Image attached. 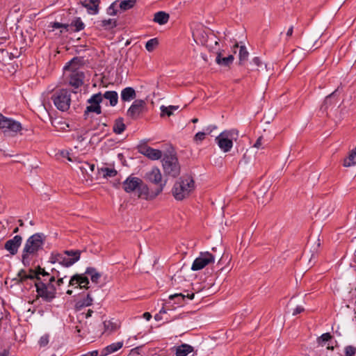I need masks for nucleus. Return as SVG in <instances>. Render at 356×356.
<instances>
[{
  "mask_svg": "<svg viewBox=\"0 0 356 356\" xmlns=\"http://www.w3.org/2000/svg\"><path fill=\"white\" fill-rule=\"evenodd\" d=\"M142 184L143 180L141 179L130 175L123 181L122 184L124 191L130 193L137 191Z\"/></svg>",
  "mask_w": 356,
  "mask_h": 356,
  "instance_id": "nucleus-12",
  "label": "nucleus"
},
{
  "mask_svg": "<svg viewBox=\"0 0 356 356\" xmlns=\"http://www.w3.org/2000/svg\"><path fill=\"white\" fill-rule=\"evenodd\" d=\"M194 293H187V294H184V293H175L173 295H170L169 296V298L170 300H174L175 298L177 299V304H180L181 303V300H184V299L186 298H187L189 300H193L194 298Z\"/></svg>",
  "mask_w": 356,
  "mask_h": 356,
  "instance_id": "nucleus-32",
  "label": "nucleus"
},
{
  "mask_svg": "<svg viewBox=\"0 0 356 356\" xmlns=\"http://www.w3.org/2000/svg\"><path fill=\"white\" fill-rule=\"evenodd\" d=\"M89 280L88 276L83 274L74 275L70 280L69 286L78 287L81 289H88Z\"/></svg>",
  "mask_w": 356,
  "mask_h": 356,
  "instance_id": "nucleus-14",
  "label": "nucleus"
},
{
  "mask_svg": "<svg viewBox=\"0 0 356 356\" xmlns=\"http://www.w3.org/2000/svg\"><path fill=\"white\" fill-rule=\"evenodd\" d=\"M162 165L167 175L176 177L180 174V165L177 156L174 154H165L162 159Z\"/></svg>",
  "mask_w": 356,
  "mask_h": 356,
  "instance_id": "nucleus-7",
  "label": "nucleus"
},
{
  "mask_svg": "<svg viewBox=\"0 0 356 356\" xmlns=\"http://www.w3.org/2000/svg\"><path fill=\"white\" fill-rule=\"evenodd\" d=\"M140 152L153 161L159 160L162 157V152L161 150L148 146L141 147Z\"/></svg>",
  "mask_w": 356,
  "mask_h": 356,
  "instance_id": "nucleus-17",
  "label": "nucleus"
},
{
  "mask_svg": "<svg viewBox=\"0 0 356 356\" xmlns=\"http://www.w3.org/2000/svg\"><path fill=\"white\" fill-rule=\"evenodd\" d=\"M69 25V31L76 32L83 30L85 27L84 23L82 22L80 17L76 18Z\"/></svg>",
  "mask_w": 356,
  "mask_h": 356,
  "instance_id": "nucleus-30",
  "label": "nucleus"
},
{
  "mask_svg": "<svg viewBox=\"0 0 356 356\" xmlns=\"http://www.w3.org/2000/svg\"><path fill=\"white\" fill-rule=\"evenodd\" d=\"M167 312V310L166 309H165L164 307H162L161 309V310L159 311V314H165Z\"/></svg>",
  "mask_w": 356,
  "mask_h": 356,
  "instance_id": "nucleus-59",
  "label": "nucleus"
},
{
  "mask_svg": "<svg viewBox=\"0 0 356 356\" xmlns=\"http://www.w3.org/2000/svg\"><path fill=\"white\" fill-rule=\"evenodd\" d=\"M234 57L233 55H229L227 57H222L221 53H218L216 62L220 66L229 67L234 61Z\"/></svg>",
  "mask_w": 356,
  "mask_h": 356,
  "instance_id": "nucleus-23",
  "label": "nucleus"
},
{
  "mask_svg": "<svg viewBox=\"0 0 356 356\" xmlns=\"http://www.w3.org/2000/svg\"><path fill=\"white\" fill-rule=\"evenodd\" d=\"M217 127L216 125H209L205 129V132L207 134H209L213 131V130L216 129Z\"/></svg>",
  "mask_w": 356,
  "mask_h": 356,
  "instance_id": "nucleus-54",
  "label": "nucleus"
},
{
  "mask_svg": "<svg viewBox=\"0 0 356 356\" xmlns=\"http://www.w3.org/2000/svg\"><path fill=\"white\" fill-rule=\"evenodd\" d=\"M293 26H291L289 27V29H288L287 32H286V36L287 37H290L293 34Z\"/></svg>",
  "mask_w": 356,
  "mask_h": 356,
  "instance_id": "nucleus-56",
  "label": "nucleus"
},
{
  "mask_svg": "<svg viewBox=\"0 0 356 356\" xmlns=\"http://www.w3.org/2000/svg\"><path fill=\"white\" fill-rule=\"evenodd\" d=\"M335 94L336 91L333 92L325 97L323 104L321 106V110H326L329 106L336 104L337 100L335 99Z\"/></svg>",
  "mask_w": 356,
  "mask_h": 356,
  "instance_id": "nucleus-29",
  "label": "nucleus"
},
{
  "mask_svg": "<svg viewBox=\"0 0 356 356\" xmlns=\"http://www.w3.org/2000/svg\"><path fill=\"white\" fill-rule=\"evenodd\" d=\"M100 171L104 178L114 177L118 174L117 170L114 168H102Z\"/></svg>",
  "mask_w": 356,
  "mask_h": 356,
  "instance_id": "nucleus-35",
  "label": "nucleus"
},
{
  "mask_svg": "<svg viewBox=\"0 0 356 356\" xmlns=\"http://www.w3.org/2000/svg\"><path fill=\"white\" fill-rule=\"evenodd\" d=\"M92 303V298L90 297L89 294L82 300H80L77 302L76 305L78 307H84L90 306Z\"/></svg>",
  "mask_w": 356,
  "mask_h": 356,
  "instance_id": "nucleus-38",
  "label": "nucleus"
},
{
  "mask_svg": "<svg viewBox=\"0 0 356 356\" xmlns=\"http://www.w3.org/2000/svg\"><path fill=\"white\" fill-rule=\"evenodd\" d=\"M206 135L205 131H199L195 135L194 139L196 141H202L204 139Z\"/></svg>",
  "mask_w": 356,
  "mask_h": 356,
  "instance_id": "nucleus-49",
  "label": "nucleus"
},
{
  "mask_svg": "<svg viewBox=\"0 0 356 356\" xmlns=\"http://www.w3.org/2000/svg\"><path fill=\"white\" fill-rule=\"evenodd\" d=\"M334 211V207L331 203L324 204L318 210L319 215L327 216Z\"/></svg>",
  "mask_w": 356,
  "mask_h": 356,
  "instance_id": "nucleus-33",
  "label": "nucleus"
},
{
  "mask_svg": "<svg viewBox=\"0 0 356 356\" xmlns=\"http://www.w3.org/2000/svg\"><path fill=\"white\" fill-rule=\"evenodd\" d=\"M264 138L262 136H260L257 138V140H256L255 143L254 144V147L255 148H257V149H263L264 147Z\"/></svg>",
  "mask_w": 356,
  "mask_h": 356,
  "instance_id": "nucleus-48",
  "label": "nucleus"
},
{
  "mask_svg": "<svg viewBox=\"0 0 356 356\" xmlns=\"http://www.w3.org/2000/svg\"><path fill=\"white\" fill-rule=\"evenodd\" d=\"M27 275V273H26V272L24 270H21L18 273V277H19V279H20L21 282H23V281L26 280V278H24V275Z\"/></svg>",
  "mask_w": 356,
  "mask_h": 356,
  "instance_id": "nucleus-53",
  "label": "nucleus"
},
{
  "mask_svg": "<svg viewBox=\"0 0 356 356\" xmlns=\"http://www.w3.org/2000/svg\"><path fill=\"white\" fill-rule=\"evenodd\" d=\"M53 275H50L44 268L40 266L38 267V274L39 275V282L42 281L43 279H47V281L54 282L56 277H58L59 272L52 269Z\"/></svg>",
  "mask_w": 356,
  "mask_h": 356,
  "instance_id": "nucleus-19",
  "label": "nucleus"
},
{
  "mask_svg": "<svg viewBox=\"0 0 356 356\" xmlns=\"http://www.w3.org/2000/svg\"><path fill=\"white\" fill-rule=\"evenodd\" d=\"M81 251L78 250H65L63 252H52L49 257V262L58 263L60 265L68 268L80 259Z\"/></svg>",
  "mask_w": 356,
  "mask_h": 356,
  "instance_id": "nucleus-3",
  "label": "nucleus"
},
{
  "mask_svg": "<svg viewBox=\"0 0 356 356\" xmlns=\"http://www.w3.org/2000/svg\"><path fill=\"white\" fill-rule=\"evenodd\" d=\"M105 98L109 101L110 105L111 106H115L117 105L118 102V95L115 91H106L102 95V99Z\"/></svg>",
  "mask_w": 356,
  "mask_h": 356,
  "instance_id": "nucleus-25",
  "label": "nucleus"
},
{
  "mask_svg": "<svg viewBox=\"0 0 356 356\" xmlns=\"http://www.w3.org/2000/svg\"><path fill=\"white\" fill-rule=\"evenodd\" d=\"M331 338L332 336L330 333H324L318 338V343L323 346L324 343L329 341Z\"/></svg>",
  "mask_w": 356,
  "mask_h": 356,
  "instance_id": "nucleus-45",
  "label": "nucleus"
},
{
  "mask_svg": "<svg viewBox=\"0 0 356 356\" xmlns=\"http://www.w3.org/2000/svg\"><path fill=\"white\" fill-rule=\"evenodd\" d=\"M252 63L257 66L258 67H262L263 63L259 57H254L252 60Z\"/></svg>",
  "mask_w": 356,
  "mask_h": 356,
  "instance_id": "nucleus-51",
  "label": "nucleus"
},
{
  "mask_svg": "<svg viewBox=\"0 0 356 356\" xmlns=\"http://www.w3.org/2000/svg\"><path fill=\"white\" fill-rule=\"evenodd\" d=\"M178 108H179V106H165L163 105L160 107L161 112V115L163 116L164 115H166L168 116H170Z\"/></svg>",
  "mask_w": 356,
  "mask_h": 356,
  "instance_id": "nucleus-34",
  "label": "nucleus"
},
{
  "mask_svg": "<svg viewBox=\"0 0 356 356\" xmlns=\"http://www.w3.org/2000/svg\"><path fill=\"white\" fill-rule=\"evenodd\" d=\"M193 348L188 344H182L177 348L176 356H187L193 352Z\"/></svg>",
  "mask_w": 356,
  "mask_h": 356,
  "instance_id": "nucleus-27",
  "label": "nucleus"
},
{
  "mask_svg": "<svg viewBox=\"0 0 356 356\" xmlns=\"http://www.w3.org/2000/svg\"><path fill=\"white\" fill-rule=\"evenodd\" d=\"M197 121H198L197 118H194V119L192 120V122L193 123H196V122H197Z\"/></svg>",
  "mask_w": 356,
  "mask_h": 356,
  "instance_id": "nucleus-62",
  "label": "nucleus"
},
{
  "mask_svg": "<svg viewBox=\"0 0 356 356\" xmlns=\"http://www.w3.org/2000/svg\"><path fill=\"white\" fill-rule=\"evenodd\" d=\"M238 138V131L235 129L222 131L216 138V143L225 153L229 152L233 147L234 141Z\"/></svg>",
  "mask_w": 356,
  "mask_h": 356,
  "instance_id": "nucleus-5",
  "label": "nucleus"
},
{
  "mask_svg": "<svg viewBox=\"0 0 356 356\" xmlns=\"http://www.w3.org/2000/svg\"><path fill=\"white\" fill-rule=\"evenodd\" d=\"M125 129V124L122 118H118L115 121L113 131L116 134H121Z\"/></svg>",
  "mask_w": 356,
  "mask_h": 356,
  "instance_id": "nucleus-31",
  "label": "nucleus"
},
{
  "mask_svg": "<svg viewBox=\"0 0 356 356\" xmlns=\"http://www.w3.org/2000/svg\"><path fill=\"white\" fill-rule=\"evenodd\" d=\"M19 223L20 226H23L24 223L22 220H19Z\"/></svg>",
  "mask_w": 356,
  "mask_h": 356,
  "instance_id": "nucleus-64",
  "label": "nucleus"
},
{
  "mask_svg": "<svg viewBox=\"0 0 356 356\" xmlns=\"http://www.w3.org/2000/svg\"><path fill=\"white\" fill-rule=\"evenodd\" d=\"M138 197H143L145 199L148 198V188L146 185L142 184L141 186L138 188Z\"/></svg>",
  "mask_w": 356,
  "mask_h": 356,
  "instance_id": "nucleus-40",
  "label": "nucleus"
},
{
  "mask_svg": "<svg viewBox=\"0 0 356 356\" xmlns=\"http://www.w3.org/2000/svg\"><path fill=\"white\" fill-rule=\"evenodd\" d=\"M22 129V127L20 122L0 113V130L4 135L14 136Z\"/></svg>",
  "mask_w": 356,
  "mask_h": 356,
  "instance_id": "nucleus-6",
  "label": "nucleus"
},
{
  "mask_svg": "<svg viewBox=\"0 0 356 356\" xmlns=\"http://www.w3.org/2000/svg\"><path fill=\"white\" fill-rule=\"evenodd\" d=\"M356 353V348L353 346H348L345 348L346 356H354Z\"/></svg>",
  "mask_w": 356,
  "mask_h": 356,
  "instance_id": "nucleus-46",
  "label": "nucleus"
},
{
  "mask_svg": "<svg viewBox=\"0 0 356 356\" xmlns=\"http://www.w3.org/2000/svg\"><path fill=\"white\" fill-rule=\"evenodd\" d=\"M170 16L168 13L164 11H159L154 15V22L163 25L168 23Z\"/></svg>",
  "mask_w": 356,
  "mask_h": 356,
  "instance_id": "nucleus-24",
  "label": "nucleus"
},
{
  "mask_svg": "<svg viewBox=\"0 0 356 356\" xmlns=\"http://www.w3.org/2000/svg\"><path fill=\"white\" fill-rule=\"evenodd\" d=\"M80 62L79 58H74L64 67L65 73L69 72V84L75 89L83 85L85 77L83 72L78 67Z\"/></svg>",
  "mask_w": 356,
  "mask_h": 356,
  "instance_id": "nucleus-4",
  "label": "nucleus"
},
{
  "mask_svg": "<svg viewBox=\"0 0 356 356\" xmlns=\"http://www.w3.org/2000/svg\"><path fill=\"white\" fill-rule=\"evenodd\" d=\"M51 99L55 106L61 111L68 110L71 103L70 93L65 89H61L56 91Z\"/></svg>",
  "mask_w": 356,
  "mask_h": 356,
  "instance_id": "nucleus-8",
  "label": "nucleus"
},
{
  "mask_svg": "<svg viewBox=\"0 0 356 356\" xmlns=\"http://www.w3.org/2000/svg\"><path fill=\"white\" fill-rule=\"evenodd\" d=\"M159 45V40L157 38H152L149 40L145 44V49L147 51H153Z\"/></svg>",
  "mask_w": 356,
  "mask_h": 356,
  "instance_id": "nucleus-36",
  "label": "nucleus"
},
{
  "mask_svg": "<svg viewBox=\"0 0 356 356\" xmlns=\"http://www.w3.org/2000/svg\"><path fill=\"white\" fill-rule=\"evenodd\" d=\"M356 165V147L352 149L348 157L344 159L343 165L349 168Z\"/></svg>",
  "mask_w": 356,
  "mask_h": 356,
  "instance_id": "nucleus-26",
  "label": "nucleus"
},
{
  "mask_svg": "<svg viewBox=\"0 0 356 356\" xmlns=\"http://www.w3.org/2000/svg\"><path fill=\"white\" fill-rule=\"evenodd\" d=\"M47 279H43L42 281L37 282L35 284L38 295L46 302H51L56 298V292L51 291L46 287L44 282Z\"/></svg>",
  "mask_w": 356,
  "mask_h": 356,
  "instance_id": "nucleus-11",
  "label": "nucleus"
},
{
  "mask_svg": "<svg viewBox=\"0 0 356 356\" xmlns=\"http://www.w3.org/2000/svg\"><path fill=\"white\" fill-rule=\"evenodd\" d=\"M154 318L156 321H160L161 319V316H160V314H157L155 315L154 316Z\"/></svg>",
  "mask_w": 356,
  "mask_h": 356,
  "instance_id": "nucleus-60",
  "label": "nucleus"
},
{
  "mask_svg": "<svg viewBox=\"0 0 356 356\" xmlns=\"http://www.w3.org/2000/svg\"><path fill=\"white\" fill-rule=\"evenodd\" d=\"M145 106V102L143 99H136L129 108L127 110V115L131 119H136L143 112Z\"/></svg>",
  "mask_w": 356,
  "mask_h": 356,
  "instance_id": "nucleus-13",
  "label": "nucleus"
},
{
  "mask_svg": "<svg viewBox=\"0 0 356 356\" xmlns=\"http://www.w3.org/2000/svg\"><path fill=\"white\" fill-rule=\"evenodd\" d=\"M215 258L212 254L209 252H201L197 257L192 266L191 270L193 271L200 270L211 263H213Z\"/></svg>",
  "mask_w": 356,
  "mask_h": 356,
  "instance_id": "nucleus-9",
  "label": "nucleus"
},
{
  "mask_svg": "<svg viewBox=\"0 0 356 356\" xmlns=\"http://www.w3.org/2000/svg\"><path fill=\"white\" fill-rule=\"evenodd\" d=\"M54 282H49L46 281L44 282V284L46 285V287L48 288V289L51 291H54L56 293V288L53 284Z\"/></svg>",
  "mask_w": 356,
  "mask_h": 356,
  "instance_id": "nucleus-50",
  "label": "nucleus"
},
{
  "mask_svg": "<svg viewBox=\"0 0 356 356\" xmlns=\"http://www.w3.org/2000/svg\"><path fill=\"white\" fill-rule=\"evenodd\" d=\"M304 311V308L303 307L300 306V305H298L293 310V315H297L298 314H300L302 313V312Z\"/></svg>",
  "mask_w": 356,
  "mask_h": 356,
  "instance_id": "nucleus-52",
  "label": "nucleus"
},
{
  "mask_svg": "<svg viewBox=\"0 0 356 356\" xmlns=\"http://www.w3.org/2000/svg\"><path fill=\"white\" fill-rule=\"evenodd\" d=\"M123 346L122 341H118L115 343H113L108 346H107L106 348H104L100 356H106L109 354H111L113 353H115L120 350Z\"/></svg>",
  "mask_w": 356,
  "mask_h": 356,
  "instance_id": "nucleus-21",
  "label": "nucleus"
},
{
  "mask_svg": "<svg viewBox=\"0 0 356 356\" xmlns=\"http://www.w3.org/2000/svg\"><path fill=\"white\" fill-rule=\"evenodd\" d=\"M147 179L152 183L160 184V188L158 190L156 195L160 193L165 186V184H161L162 175L160 170L158 168H154L147 175Z\"/></svg>",
  "mask_w": 356,
  "mask_h": 356,
  "instance_id": "nucleus-16",
  "label": "nucleus"
},
{
  "mask_svg": "<svg viewBox=\"0 0 356 356\" xmlns=\"http://www.w3.org/2000/svg\"><path fill=\"white\" fill-rule=\"evenodd\" d=\"M121 326V323L119 320L112 318L111 320H106L104 321V331L108 333H112L118 330Z\"/></svg>",
  "mask_w": 356,
  "mask_h": 356,
  "instance_id": "nucleus-20",
  "label": "nucleus"
},
{
  "mask_svg": "<svg viewBox=\"0 0 356 356\" xmlns=\"http://www.w3.org/2000/svg\"><path fill=\"white\" fill-rule=\"evenodd\" d=\"M85 274L87 276H90L92 282L95 284L99 282V280L101 277L100 273H98L95 268L92 267L87 268Z\"/></svg>",
  "mask_w": 356,
  "mask_h": 356,
  "instance_id": "nucleus-28",
  "label": "nucleus"
},
{
  "mask_svg": "<svg viewBox=\"0 0 356 356\" xmlns=\"http://www.w3.org/2000/svg\"><path fill=\"white\" fill-rule=\"evenodd\" d=\"M82 6L87 9L89 15H97L99 13L100 0H84Z\"/></svg>",
  "mask_w": 356,
  "mask_h": 356,
  "instance_id": "nucleus-18",
  "label": "nucleus"
},
{
  "mask_svg": "<svg viewBox=\"0 0 356 356\" xmlns=\"http://www.w3.org/2000/svg\"><path fill=\"white\" fill-rule=\"evenodd\" d=\"M92 312L91 310H88V314H87V316H91V313Z\"/></svg>",
  "mask_w": 356,
  "mask_h": 356,
  "instance_id": "nucleus-63",
  "label": "nucleus"
},
{
  "mask_svg": "<svg viewBox=\"0 0 356 356\" xmlns=\"http://www.w3.org/2000/svg\"><path fill=\"white\" fill-rule=\"evenodd\" d=\"M63 279L64 277H60L58 279L56 282V284L58 286H60L62 284H63Z\"/></svg>",
  "mask_w": 356,
  "mask_h": 356,
  "instance_id": "nucleus-58",
  "label": "nucleus"
},
{
  "mask_svg": "<svg viewBox=\"0 0 356 356\" xmlns=\"http://www.w3.org/2000/svg\"><path fill=\"white\" fill-rule=\"evenodd\" d=\"M66 293L68 295H71L72 293V290H67Z\"/></svg>",
  "mask_w": 356,
  "mask_h": 356,
  "instance_id": "nucleus-61",
  "label": "nucleus"
},
{
  "mask_svg": "<svg viewBox=\"0 0 356 356\" xmlns=\"http://www.w3.org/2000/svg\"><path fill=\"white\" fill-rule=\"evenodd\" d=\"M22 238L19 235L15 236L13 238L8 240L5 245V249L8 251L12 255L17 254L18 248L22 244Z\"/></svg>",
  "mask_w": 356,
  "mask_h": 356,
  "instance_id": "nucleus-15",
  "label": "nucleus"
},
{
  "mask_svg": "<svg viewBox=\"0 0 356 356\" xmlns=\"http://www.w3.org/2000/svg\"><path fill=\"white\" fill-rule=\"evenodd\" d=\"M24 278H26V280L36 279L38 280V282H39V275L38 274V268L35 270H30L29 273L26 275H24Z\"/></svg>",
  "mask_w": 356,
  "mask_h": 356,
  "instance_id": "nucleus-42",
  "label": "nucleus"
},
{
  "mask_svg": "<svg viewBox=\"0 0 356 356\" xmlns=\"http://www.w3.org/2000/svg\"><path fill=\"white\" fill-rule=\"evenodd\" d=\"M248 55L249 53L247 51L245 47L241 46L238 55L240 63H241L242 62L246 61L248 60Z\"/></svg>",
  "mask_w": 356,
  "mask_h": 356,
  "instance_id": "nucleus-41",
  "label": "nucleus"
},
{
  "mask_svg": "<svg viewBox=\"0 0 356 356\" xmlns=\"http://www.w3.org/2000/svg\"><path fill=\"white\" fill-rule=\"evenodd\" d=\"M54 29L63 28L66 31H69L70 25L67 24H62L60 22H54L51 25Z\"/></svg>",
  "mask_w": 356,
  "mask_h": 356,
  "instance_id": "nucleus-47",
  "label": "nucleus"
},
{
  "mask_svg": "<svg viewBox=\"0 0 356 356\" xmlns=\"http://www.w3.org/2000/svg\"><path fill=\"white\" fill-rule=\"evenodd\" d=\"M117 6L118 1H114L112 3L110 6L107 8V14L109 15H115L117 14Z\"/></svg>",
  "mask_w": 356,
  "mask_h": 356,
  "instance_id": "nucleus-44",
  "label": "nucleus"
},
{
  "mask_svg": "<svg viewBox=\"0 0 356 356\" xmlns=\"http://www.w3.org/2000/svg\"><path fill=\"white\" fill-rule=\"evenodd\" d=\"M136 97L135 90L131 87H127L121 91V99L123 102H130Z\"/></svg>",
  "mask_w": 356,
  "mask_h": 356,
  "instance_id": "nucleus-22",
  "label": "nucleus"
},
{
  "mask_svg": "<svg viewBox=\"0 0 356 356\" xmlns=\"http://www.w3.org/2000/svg\"><path fill=\"white\" fill-rule=\"evenodd\" d=\"M143 318H145L147 321H149L152 318V315L149 312H145L143 314Z\"/></svg>",
  "mask_w": 356,
  "mask_h": 356,
  "instance_id": "nucleus-57",
  "label": "nucleus"
},
{
  "mask_svg": "<svg viewBox=\"0 0 356 356\" xmlns=\"http://www.w3.org/2000/svg\"><path fill=\"white\" fill-rule=\"evenodd\" d=\"M49 341V334H45L40 338V339L38 341V344L40 347H45L46 346L48 345Z\"/></svg>",
  "mask_w": 356,
  "mask_h": 356,
  "instance_id": "nucleus-43",
  "label": "nucleus"
},
{
  "mask_svg": "<svg viewBox=\"0 0 356 356\" xmlns=\"http://www.w3.org/2000/svg\"><path fill=\"white\" fill-rule=\"evenodd\" d=\"M87 102L90 105L86 106L84 111L85 115L91 112L95 113L97 115L102 113L100 103L102 102V95L101 92L92 95Z\"/></svg>",
  "mask_w": 356,
  "mask_h": 356,
  "instance_id": "nucleus-10",
  "label": "nucleus"
},
{
  "mask_svg": "<svg viewBox=\"0 0 356 356\" xmlns=\"http://www.w3.org/2000/svg\"><path fill=\"white\" fill-rule=\"evenodd\" d=\"M195 189L193 178L189 175H184L179 178L173 185L172 194L177 201H182L189 197Z\"/></svg>",
  "mask_w": 356,
  "mask_h": 356,
  "instance_id": "nucleus-2",
  "label": "nucleus"
},
{
  "mask_svg": "<svg viewBox=\"0 0 356 356\" xmlns=\"http://www.w3.org/2000/svg\"><path fill=\"white\" fill-rule=\"evenodd\" d=\"M136 0H123L120 1L119 7L123 10H129L134 7Z\"/></svg>",
  "mask_w": 356,
  "mask_h": 356,
  "instance_id": "nucleus-39",
  "label": "nucleus"
},
{
  "mask_svg": "<svg viewBox=\"0 0 356 356\" xmlns=\"http://www.w3.org/2000/svg\"><path fill=\"white\" fill-rule=\"evenodd\" d=\"M101 26L106 30L111 29L116 26V21L114 19H108L101 21Z\"/></svg>",
  "mask_w": 356,
  "mask_h": 356,
  "instance_id": "nucleus-37",
  "label": "nucleus"
},
{
  "mask_svg": "<svg viewBox=\"0 0 356 356\" xmlns=\"http://www.w3.org/2000/svg\"><path fill=\"white\" fill-rule=\"evenodd\" d=\"M46 236L43 233H35L26 241L22 252V262L25 266H29L31 259L37 257L38 252L43 249Z\"/></svg>",
  "mask_w": 356,
  "mask_h": 356,
  "instance_id": "nucleus-1",
  "label": "nucleus"
},
{
  "mask_svg": "<svg viewBox=\"0 0 356 356\" xmlns=\"http://www.w3.org/2000/svg\"><path fill=\"white\" fill-rule=\"evenodd\" d=\"M97 355H98V351L92 350V351L88 352L86 354L81 355V356H97Z\"/></svg>",
  "mask_w": 356,
  "mask_h": 356,
  "instance_id": "nucleus-55",
  "label": "nucleus"
}]
</instances>
